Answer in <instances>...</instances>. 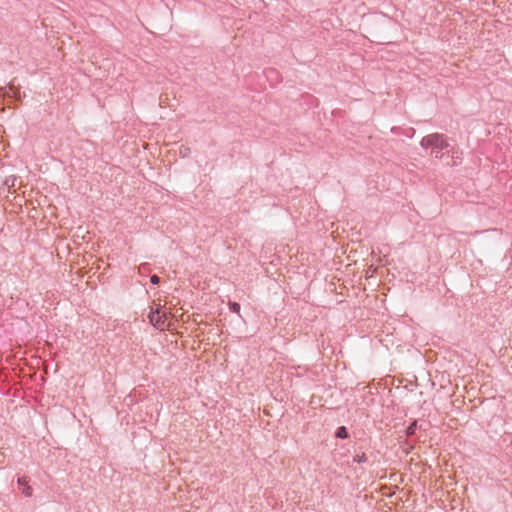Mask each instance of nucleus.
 <instances>
[{
	"instance_id": "1",
	"label": "nucleus",
	"mask_w": 512,
	"mask_h": 512,
	"mask_svg": "<svg viewBox=\"0 0 512 512\" xmlns=\"http://www.w3.org/2000/svg\"><path fill=\"white\" fill-rule=\"evenodd\" d=\"M420 145L425 148H431V155L437 159L443 157V150L449 147L447 138L440 133H432L422 138Z\"/></svg>"
},
{
	"instance_id": "2",
	"label": "nucleus",
	"mask_w": 512,
	"mask_h": 512,
	"mask_svg": "<svg viewBox=\"0 0 512 512\" xmlns=\"http://www.w3.org/2000/svg\"><path fill=\"white\" fill-rule=\"evenodd\" d=\"M149 320H150V323L160 329V330H164L167 326L166 324V320H167V316H166V313L165 312H161L160 311V308H157L155 311H151L150 314H149Z\"/></svg>"
},
{
	"instance_id": "3",
	"label": "nucleus",
	"mask_w": 512,
	"mask_h": 512,
	"mask_svg": "<svg viewBox=\"0 0 512 512\" xmlns=\"http://www.w3.org/2000/svg\"><path fill=\"white\" fill-rule=\"evenodd\" d=\"M336 437L340 439H345L348 437V431L345 426H341L337 429Z\"/></svg>"
},
{
	"instance_id": "4",
	"label": "nucleus",
	"mask_w": 512,
	"mask_h": 512,
	"mask_svg": "<svg viewBox=\"0 0 512 512\" xmlns=\"http://www.w3.org/2000/svg\"><path fill=\"white\" fill-rule=\"evenodd\" d=\"M229 308L234 313H240V304L237 302H229Z\"/></svg>"
},
{
	"instance_id": "5",
	"label": "nucleus",
	"mask_w": 512,
	"mask_h": 512,
	"mask_svg": "<svg viewBox=\"0 0 512 512\" xmlns=\"http://www.w3.org/2000/svg\"><path fill=\"white\" fill-rule=\"evenodd\" d=\"M353 461L356 463H365L367 461V457L365 453H362L361 455H355L353 457Z\"/></svg>"
},
{
	"instance_id": "6",
	"label": "nucleus",
	"mask_w": 512,
	"mask_h": 512,
	"mask_svg": "<svg viewBox=\"0 0 512 512\" xmlns=\"http://www.w3.org/2000/svg\"><path fill=\"white\" fill-rule=\"evenodd\" d=\"M23 494L26 496V497H31L32 496V493H33V489L31 486L29 485H25V487L23 488Z\"/></svg>"
},
{
	"instance_id": "7",
	"label": "nucleus",
	"mask_w": 512,
	"mask_h": 512,
	"mask_svg": "<svg viewBox=\"0 0 512 512\" xmlns=\"http://www.w3.org/2000/svg\"><path fill=\"white\" fill-rule=\"evenodd\" d=\"M416 427H417V422L414 421L408 428H407V434L408 435H412L415 433V430H416Z\"/></svg>"
},
{
	"instance_id": "8",
	"label": "nucleus",
	"mask_w": 512,
	"mask_h": 512,
	"mask_svg": "<svg viewBox=\"0 0 512 512\" xmlns=\"http://www.w3.org/2000/svg\"><path fill=\"white\" fill-rule=\"evenodd\" d=\"M150 282L154 285H157L160 282V278L157 275H152L150 277Z\"/></svg>"
},
{
	"instance_id": "9",
	"label": "nucleus",
	"mask_w": 512,
	"mask_h": 512,
	"mask_svg": "<svg viewBox=\"0 0 512 512\" xmlns=\"http://www.w3.org/2000/svg\"><path fill=\"white\" fill-rule=\"evenodd\" d=\"M18 484L25 487V485H28V480L26 477H20L18 478Z\"/></svg>"
},
{
	"instance_id": "10",
	"label": "nucleus",
	"mask_w": 512,
	"mask_h": 512,
	"mask_svg": "<svg viewBox=\"0 0 512 512\" xmlns=\"http://www.w3.org/2000/svg\"><path fill=\"white\" fill-rule=\"evenodd\" d=\"M14 182H15V178H13L11 181H10V179H7L5 181V184L8 186H14Z\"/></svg>"
},
{
	"instance_id": "11",
	"label": "nucleus",
	"mask_w": 512,
	"mask_h": 512,
	"mask_svg": "<svg viewBox=\"0 0 512 512\" xmlns=\"http://www.w3.org/2000/svg\"><path fill=\"white\" fill-rule=\"evenodd\" d=\"M14 182H15V178H13L11 181H10V179H7L5 181V184L8 186H14Z\"/></svg>"
}]
</instances>
